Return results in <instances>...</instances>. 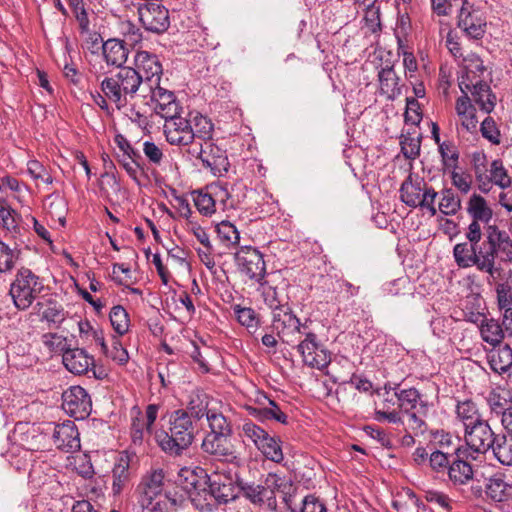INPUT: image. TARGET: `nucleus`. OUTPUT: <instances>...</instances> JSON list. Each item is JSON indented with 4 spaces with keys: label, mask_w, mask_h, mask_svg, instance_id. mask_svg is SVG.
I'll return each instance as SVG.
<instances>
[{
    "label": "nucleus",
    "mask_w": 512,
    "mask_h": 512,
    "mask_svg": "<svg viewBox=\"0 0 512 512\" xmlns=\"http://www.w3.org/2000/svg\"><path fill=\"white\" fill-rule=\"evenodd\" d=\"M44 289L39 276L26 267H21L12 281L9 294L19 310L29 308Z\"/></svg>",
    "instance_id": "7"
},
{
    "label": "nucleus",
    "mask_w": 512,
    "mask_h": 512,
    "mask_svg": "<svg viewBox=\"0 0 512 512\" xmlns=\"http://www.w3.org/2000/svg\"><path fill=\"white\" fill-rule=\"evenodd\" d=\"M164 472L162 469L152 470L145 474L137 487L139 504L151 503V501L163 498Z\"/></svg>",
    "instance_id": "24"
},
{
    "label": "nucleus",
    "mask_w": 512,
    "mask_h": 512,
    "mask_svg": "<svg viewBox=\"0 0 512 512\" xmlns=\"http://www.w3.org/2000/svg\"><path fill=\"white\" fill-rule=\"evenodd\" d=\"M189 153L199 158L204 167L209 168L214 175L222 176L230 167L226 150L214 142L213 139L200 142L199 147L189 149Z\"/></svg>",
    "instance_id": "11"
},
{
    "label": "nucleus",
    "mask_w": 512,
    "mask_h": 512,
    "mask_svg": "<svg viewBox=\"0 0 512 512\" xmlns=\"http://www.w3.org/2000/svg\"><path fill=\"white\" fill-rule=\"evenodd\" d=\"M21 216L6 201L0 202V227L12 234L13 237L20 234Z\"/></svg>",
    "instance_id": "38"
},
{
    "label": "nucleus",
    "mask_w": 512,
    "mask_h": 512,
    "mask_svg": "<svg viewBox=\"0 0 512 512\" xmlns=\"http://www.w3.org/2000/svg\"><path fill=\"white\" fill-rule=\"evenodd\" d=\"M380 93L386 95L388 100H395L402 94L400 77L396 74L392 65H386L378 71Z\"/></svg>",
    "instance_id": "31"
},
{
    "label": "nucleus",
    "mask_w": 512,
    "mask_h": 512,
    "mask_svg": "<svg viewBox=\"0 0 512 512\" xmlns=\"http://www.w3.org/2000/svg\"><path fill=\"white\" fill-rule=\"evenodd\" d=\"M21 251L17 247L11 248L0 240V273H10L20 258Z\"/></svg>",
    "instance_id": "47"
},
{
    "label": "nucleus",
    "mask_w": 512,
    "mask_h": 512,
    "mask_svg": "<svg viewBox=\"0 0 512 512\" xmlns=\"http://www.w3.org/2000/svg\"><path fill=\"white\" fill-rule=\"evenodd\" d=\"M261 287L263 288L262 296L264 303L272 310V313L287 306V304L282 303L276 287L269 286L267 283Z\"/></svg>",
    "instance_id": "61"
},
{
    "label": "nucleus",
    "mask_w": 512,
    "mask_h": 512,
    "mask_svg": "<svg viewBox=\"0 0 512 512\" xmlns=\"http://www.w3.org/2000/svg\"><path fill=\"white\" fill-rule=\"evenodd\" d=\"M305 337L297 345V350L303 358V362L311 368L323 369L331 361L330 352L319 341L313 332H302Z\"/></svg>",
    "instance_id": "16"
},
{
    "label": "nucleus",
    "mask_w": 512,
    "mask_h": 512,
    "mask_svg": "<svg viewBox=\"0 0 512 512\" xmlns=\"http://www.w3.org/2000/svg\"><path fill=\"white\" fill-rule=\"evenodd\" d=\"M232 435H219L217 433H207L202 440L201 449L205 454L210 455L224 464H236L240 458L236 455L231 443Z\"/></svg>",
    "instance_id": "17"
},
{
    "label": "nucleus",
    "mask_w": 512,
    "mask_h": 512,
    "mask_svg": "<svg viewBox=\"0 0 512 512\" xmlns=\"http://www.w3.org/2000/svg\"><path fill=\"white\" fill-rule=\"evenodd\" d=\"M455 110L461 120L462 127L468 132H476L478 124L476 108L469 96L459 97L456 101Z\"/></svg>",
    "instance_id": "35"
},
{
    "label": "nucleus",
    "mask_w": 512,
    "mask_h": 512,
    "mask_svg": "<svg viewBox=\"0 0 512 512\" xmlns=\"http://www.w3.org/2000/svg\"><path fill=\"white\" fill-rule=\"evenodd\" d=\"M483 299L479 294L469 293L461 300L459 310L454 309L450 317L460 320L461 317L469 322L478 324L479 321H485L486 315L482 312Z\"/></svg>",
    "instance_id": "27"
},
{
    "label": "nucleus",
    "mask_w": 512,
    "mask_h": 512,
    "mask_svg": "<svg viewBox=\"0 0 512 512\" xmlns=\"http://www.w3.org/2000/svg\"><path fill=\"white\" fill-rule=\"evenodd\" d=\"M453 456V460L450 461V493L455 489L466 499L482 497L483 486L474 478L471 464V460H475L476 456L470 453V449H463L460 446L455 449Z\"/></svg>",
    "instance_id": "5"
},
{
    "label": "nucleus",
    "mask_w": 512,
    "mask_h": 512,
    "mask_svg": "<svg viewBox=\"0 0 512 512\" xmlns=\"http://www.w3.org/2000/svg\"><path fill=\"white\" fill-rule=\"evenodd\" d=\"M490 450L502 465L512 466V436L498 434Z\"/></svg>",
    "instance_id": "43"
},
{
    "label": "nucleus",
    "mask_w": 512,
    "mask_h": 512,
    "mask_svg": "<svg viewBox=\"0 0 512 512\" xmlns=\"http://www.w3.org/2000/svg\"><path fill=\"white\" fill-rule=\"evenodd\" d=\"M417 128L408 127L401 135L400 145L403 155L407 159H415L420 152V133Z\"/></svg>",
    "instance_id": "44"
},
{
    "label": "nucleus",
    "mask_w": 512,
    "mask_h": 512,
    "mask_svg": "<svg viewBox=\"0 0 512 512\" xmlns=\"http://www.w3.org/2000/svg\"><path fill=\"white\" fill-rule=\"evenodd\" d=\"M394 396L397 398L398 407L403 413L415 410L417 405H425L421 401L420 392L414 387H405L403 383L394 384Z\"/></svg>",
    "instance_id": "33"
},
{
    "label": "nucleus",
    "mask_w": 512,
    "mask_h": 512,
    "mask_svg": "<svg viewBox=\"0 0 512 512\" xmlns=\"http://www.w3.org/2000/svg\"><path fill=\"white\" fill-rule=\"evenodd\" d=\"M62 408L76 420H83L92 410V401L88 392L81 386H71L62 393Z\"/></svg>",
    "instance_id": "21"
},
{
    "label": "nucleus",
    "mask_w": 512,
    "mask_h": 512,
    "mask_svg": "<svg viewBox=\"0 0 512 512\" xmlns=\"http://www.w3.org/2000/svg\"><path fill=\"white\" fill-rule=\"evenodd\" d=\"M148 92H142V97L150 98L154 112L164 119H169L177 114H181L182 107L177 100L174 92L157 85L147 88Z\"/></svg>",
    "instance_id": "19"
},
{
    "label": "nucleus",
    "mask_w": 512,
    "mask_h": 512,
    "mask_svg": "<svg viewBox=\"0 0 512 512\" xmlns=\"http://www.w3.org/2000/svg\"><path fill=\"white\" fill-rule=\"evenodd\" d=\"M163 148V144H156L151 140L143 143V154L151 166L160 167L163 164L165 160Z\"/></svg>",
    "instance_id": "54"
},
{
    "label": "nucleus",
    "mask_w": 512,
    "mask_h": 512,
    "mask_svg": "<svg viewBox=\"0 0 512 512\" xmlns=\"http://www.w3.org/2000/svg\"><path fill=\"white\" fill-rule=\"evenodd\" d=\"M467 210L473 221H482L485 225H490L489 221L492 219L493 211L487 206L486 200L482 196L473 194L469 200Z\"/></svg>",
    "instance_id": "41"
},
{
    "label": "nucleus",
    "mask_w": 512,
    "mask_h": 512,
    "mask_svg": "<svg viewBox=\"0 0 512 512\" xmlns=\"http://www.w3.org/2000/svg\"><path fill=\"white\" fill-rule=\"evenodd\" d=\"M164 134L167 142L176 146H187L195 139V133L189 120L182 117L181 114L165 119Z\"/></svg>",
    "instance_id": "23"
},
{
    "label": "nucleus",
    "mask_w": 512,
    "mask_h": 512,
    "mask_svg": "<svg viewBox=\"0 0 512 512\" xmlns=\"http://www.w3.org/2000/svg\"><path fill=\"white\" fill-rule=\"evenodd\" d=\"M455 401V414L457 418L469 423L470 425L475 424L477 421L481 419L480 416L478 415L476 404L472 400L465 399L462 401L458 398H455Z\"/></svg>",
    "instance_id": "48"
},
{
    "label": "nucleus",
    "mask_w": 512,
    "mask_h": 512,
    "mask_svg": "<svg viewBox=\"0 0 512 512\" xmlns=\"http://www.w3.org/2000/svg\"><path fill=\"white\" fill-rule=\"evenodd\" d=\"M145 433H147L145 418L138 409L137 416L132 419L131 423V440L134 445H142Z\"/></svg>",
    "instance_id": "59"
},
{
    "label": "nucleus",
    "mask_w": 512,
    "mask_h": 512,
    "mask_svg": "<svg viewBox=\"0 0 512 512\" xmlns=\"http://www.w3.org/2000/svg\"><path fill=\"white\" fill-rule=\"evenodd\" d=\"M497 349L489 353V363L493 371L498 373L507 372L512 366V349L508 344H498Z\"/></svg>",
    "instance_id": "37"
},
{
    "label": "nucleus",
    "mask_w": 512,
    "mask_h": 512,
    "mask_svg": "<svg viewBox=\"0 0 512 512\" xmlns=\"http://www.w3.org/2000/svg\"><path fill=\"white\" fill-rule=\"evenodd\" d=\"M134 63L136 71L143 79L142 92L145 91V88L160 83L163 75V67L156 54L148 51H137Z\"/></svg>",
    "instance_id": "22"
},
{
    "label": "nucleus",
    "mask_w": 512,
    "mask_h": 512,
    "mask_svg": "<svg viewBox=\"0 0 512 512\" xmlns=\"http://www.w3.org/2000/svg\"><path fill=\"white\" fill-rule=\"evenodd\" d=\"M455 261L460 267H470L475 265L481 271V254L479 248L468 243L455 245L453 249Z\"/></svg>",
    "instance_id": "36"
},
{
    "label": "nucleus",
    "mask_w": 512,
    "mask_h": 512,
    "mask_svg": "<svg viewBox=\"0 0 512 512\" xmlns=\"http://www.w3.org/2000/svg\"><path fill=\"white\" fill-rule=\"evenodd\" d=\"M233 313L237 321L247 328V330L254 334L260 326V319L255 310L251 307H242L239 304L232 306Z\"/></svg>",
    "instance_id": "45"
},
{
    "label": "nucleus",
    "mask_w": 512,
    "mask_h": 512,
    "mask_svg": "<svg viewBox=\"0 0 512 512\" xmlns=\"http://www.w3.org/2000/svg\"><path fill=\"white\" fill-rule=\"evenodd\" d=\"M101 50L107 65L117 68L124 67L123 65L127 61L129 50L123 40L110 38L102 43Z\"/></svg>",
    "instance_id": "30"
},
{
    "label": "nucleus",
    "mask_w": 512,
    "mask_h": 512,
    "mask_svg": "<svg viewBox=\"0 0 512 512\" xmlns=\"http://www.w3.org/2000/svg\"><path fill=\"white\" fill-rule=\"evenodd\" d=\"M193 201L200 214L211 216L216 211V205L210 190L194 191Z\"/></svg>",
    "instance_id": "51"
},
{
    "label": "nucleus",
    "mask_w": 512,
    "mask_h": 512,
    "mask_svg": "<svg viewBox=\"0 0 512 512\" xmlns=\"http://www.w3.org/2000/svg\"><path fill=\"white\" fill-rule=\"evenodd\" d=\"M460 74L458 86L463 93L462 96H468V92H471L481 109L488 114L491 113L496 105V96L491 91L490 86L480 78L476 81L466 82L465 78H469L467 67L461 68Z\"/></svg>",
    "instance_id": "18"
},
{
    "label": "nucleus",
    "mask_w": 512,
    "mask_h": 512,
    "mask_svg": "<svg viewBox=\"0 0 512 512\" xmlns=\"http://www.w3.org/2000/svg\"><path fill=\"white\" fill-rule=\"evenodd\" d=\"M234 187L228 188V185H214L210 187L215 205L221 207L223 211L236 209L245 197L244 194H234Z\"/></svg>",
    "instance_id": "34"
},
{
    "label": "nucleus",
    "mask_w": 512,
    "mask_h": 512,
    "mask_svg": "<svg viewBox=\"0 0 512 512\" xmlns=\"http://www.w3.org/2000/svg\"><path fill=\"white\" fill-rule=\"evenodd\" d=\"M480 132L483 136V138L487 139L492 144L498 145L501 142V134L500 130L498 129L494 119L490 116L486 117L481 125H480Z\"/></svg>",
    "instance_id": "60"
},
{
    "label": "nucleus",
    "mask_w": 512,
    "mask_h": 512,
    "mask_svg": "<svg viewBox=\"0 0 512 512\" xmlns=\"http://www.w3.org/2000/svg\"><path fill=\"white\" fill-rule=\"evenodd\" d=\"M128 456H121L112 470V491L114 495H119L130 479Z\"/></svg>",
    "instance_id": "39"
},
{
    "label": "nucleus",
    "mask_w": 512,
    "mask_h": 512,
    "mask_svg": "<svg viewBox=\"0 0 512 512\" xmlns=\"http://www.w3.org/2000/svg\"><path fill=\"white\" fill-rule=\"evenodd\" d=\"M265 482L268 490V509L270 511H277L278 502L276 494L279 493L287 510L289 512H296V509L292 507V504L297 492V486L290 476L271 472L267 474Z\"/></svg>",
    "instance_id": "10"
},
{
    "label": "nucleus",
    "mask_w": 512,
    "mask_h": 512,
    "mask_svg": "<svg viewBox=\"0 0 512 512\" xmlns=\"http://www.w3.org/2000/svg\"><path fill=\"white\" fill-rule=\"evenodd\" d=\"M399 193L401 201L407 206L426 208L432 215L436 214L434 202L438 194L424 179L409 174L401 184Z\"/></svg>",
    "instance_id": "8"
},
{
    "label": "nucleus",
    "mask_w": 512,
    "mask_h": 512,
    "mask_svg": "<svg viewBox=\"0 0 512 512\" xmlns=\"http://www.w3.org/2000/svg\"><path fill=\"white\" fill-rule=\"evenodd\" d=\"M239 436L251 441L266 459L275 463H281L284 460L281 439L270 435L251 419L243 420L239 426Z\"/></svg>",
    "instance_id": "6"
},
{
    "label": "nucleus",
    "mask_w": 512,
    "mask_h": 512,
    "mask_svg": "<svg viewBox=\"0 0 512 512\" xmlns=\"http://www.w3.org/2000/svg\"><path fill=\"white\" fill-rule=\"evenodd\" d=\"M195 425L188 411L175 410L169 417L168 430H159L155 440L161 450L169 456H181L193 443Z\"/></svg>",
    "instance_id": "3"
},
{
    "label": "nucleus",
    "mask_w": 512,
    "mask_h": 512,
    "mask_svg": "<svg viewBox=\"0 0 512 512\" xmlns=\"http://www.w3.org/2000/svg\"><path fill=\"white\" fill-rule=\"evenodd\" d=\"M48 437L52 438L57 449L72 453L81 448L80 433L76 424L71 420L62 423L46 422Z\"/></svg>",
    "instance_id": "15"
},
{
    "label": "nucleus",
    "mask_w": 512,
    "mask_h": 512,
    "mask_svg": "<svg viewBox=\"0 0 512 512\" xmlns=\"http://www.w3.org/2000/svg\"><path fill=\"white\" fill-rule=\"evenodd\" d=\"M80 36L83 41V47L89 50L92 54H98L101 50L102 43L105 42L103 41L101 34L93 29L81 33Z\"/></svg>",
    "instance_id": "63"
},
{
    "label": "nucleus",
    "mask_w": 512,
    "mask_h": 512,
    "mask_svg": "<svg viewBox=\"0 0 512 512\" xmlns=\"http://www.w3.org/2000/svg\"><path fill=\"white\" fill-rule=\"evenodd\" d=\"M498 434L491 429L488 421L480 419L471 425L468 435L464 441V445L459 446L463 449H470L472 455L485 454L493 447Z\"/></svg>",
    "instance_id": "20"
},
{
    "label": "nucleus",
    "mask_w": 512,
    "mask_h": 512,
    "mask_svg": "<svg viewBox=\"0 0 512 512\" xmlns=\"http://www.w3.org/2000/svg\"><path fill=\"white\" fill-rule=\"evenodd\" d=\"M238 270L260 286L266 284V263L264 255L255 247L242 246L234 254Z\"/></svg>",
    "instance_id": "9"
},
{
    "label": "nucleus",
    "mask_w": 512,
    "mask_h": 512,
    "mask_svg": "<svg viewBox=\"0 0 512 512\" xmlns=\"http://www.w3.org/2000/svg\"><path fill=\"white\" fill-rule=\"evenodd\" d=\"M491 180L502 189L509 187L512 183V179L500 159L491 163Z\"/></svg>",
    "instance_id": "56"
},
{
    "label": "nucleus",
    "mask_w": 512,
    "mask_h": 512,
    "mask_svg": "<svg viewBox=\"0 0 512 512\" xmlns=\"http://www.w3.org/2000/svg\"><path fill=\"white\" fill-rule=\"evenodd\" d=\"M184 477L182 489L187 493L193 506L200 512H212L220 505H226L239 498L238 480L240 476L228 466L222 464L207 474L200 469H182Z\"/></svg>",
    "instance_id": "1"
},
{
    "label": "nucleus",
    "mask_w": 512,
    "mask_h": 512,
    "mask_svg": "<svg viewBox=\"0 0 512 512\" xmlns=\"http://www.w3.org/2000/svg\"><path fill=\"white\" fill-rule=\"evenodd\" d=\"M114 142L116 143L117 147L119 148L120 154L126 155V156L130 157V159H134L136 161L143 160V157L140 154V152L131 145V143L128 141V139L124 135L117 134L114 137Z\"/></svg>",
    "instance_id": "64"
},
{
    "label": "nucleus",
    "mask_w": 512,
    "mask_h": 512,
    "mask_svg": "<svg viewBox=\"0 0 512 512\" xmlns=\"http://www.w3.org/2000/svg\"><path fill=\"white\" fill-rule=\"evenodd\" d=\"M204 351H201L199 345L196 342H192V351L190 352V357L192 360L198 364L199 370L203 374H207L210 372V366L207 361L208 356L212 353V349L204 344Z\"/></svg>",
    "instance_id": "57"
},
{
    "label": "nucleus",
    "mask_w": 512,
    "mask_h": 512,
    "mask_svg": "<svg viewBox=\"0 0 512 512\" xmlns=\"http://www.w3.org/2000/svg\"><path fill=\"white\" fill-rule=\"evenodd\" d=\"M109 319L113 327V330L119 336H122L128 332L130 320L128 312L125 310L124 307L120 305L112 307L109 313Z\"/></svg>",
    "instance_id": "50"
},
{
    "label": "nucleus",
    "mask_w": 512,
    "mask_h": 512,
    "mask_svg": "<svg viewBox=\"0 0 512 512\" xmlns=\"http://www.w3.org/2000/svg\"><path fill=\"white\" fill-rule=\"evenodd\" d=\"M404 414L403 425L406 430L411 431L413 434H423L426 430V424L423 420L422 416L419 415L417 411H408V413Z\"/></svg>",
    "instance_id": "58"
},
{
    "label": "nucleus",
    "mask_w": 512,
    "mask_h": 512,
    "mask_svg": "<svg viewBox=\"0 0 512 512\" xmlns=\"http://www.w3.org/2000/svg\"><path fill=\"white\" fill-rule=\"evenodd\" d=\"M239 495L241 494L247 501L254 506L268 507V493L265 480L263 483L247 482L241 477L238 480Z\"/></svg>",
    "instance_id": "32"
},
{
    "label": "nucleus",
    "mask_w": 512,
    "mask_h": 512,
    "mask_svg": "<svg viewBox=\"0 0 512 512\" xmlns=\"http://www.w3.org/2000/svg\"><path fill=\"white\" fill-rule=\"evenodd\" d=\"M216 232L218 234L219 239L227 246L237 245L240 241V233L229 221H221L216 224Z\"/></svg>",
    "instance_id": "53"
},
{
    "label": "nucleus",
    "mask_w": 512,
    "mask_h": 512,
    "mask_svg": "<svg viewBox=\"0 0 512 512\" xmlns=\"http://www.w3.org/2000/svg\"><path fill=\"white\" fill-rule=\"evenodd\" d=\"M34 309L37 310L40 321L45 322L49 329H59L68 316L63 305L54 298L37 302Z\"/></svg>",
    "instance_id": "25"
},
{
    "label": "nucleus",
    "mask_w": 512,
    "mask_h": 512,
    "mask_svg": "<svg viewBox=\"0 0 512 512\" xmlns=\"http://www.w3.org/2000/svg\"><path fill=\"white\" fill-rule=\"evenodd\" d=\"M137 12L141 25L148 32L159 35L170 27L169 10L159 2L140 3Z\"/></svg>",
    "instance_id": "13"
},
{
    "label": "nucleus",
    "mask_w": 512,
    "mask_h": 512,
    "mask_svg": "<svg viewBox=\"0 0 512 512\" xmlns=\"http://www.w3.org/2000/svg\"><path fill=\"white\" fill-rule=\"evenodd\" d=\"M257 405H266V408L275 414V417H272L274 421L279 422L281 424H288V416L284 413L278 403L270 398L266 393L259 392L256 396L255 400Z\"/></svg>",
    "instance_id": "55"
},
{
    "label": "nucleus",
    "mask_w": 512,
    "mask_h": 512,
    "mask_svg": "<svg viewBox=\"0 0 512 512\" xmlns=\"http://www.w3.org/2000/svg\"><path fill=\"white\" fill-rule=\"evenodd\" d=\"M487 403L492 413H495L498 416L501 415V419H504L509 406L508 400L505 397L493 390L487 397Z\"/></svg>",
    "instance_id": "62"
},
{
    "label": "nucleus",
    "mask_w": 512,
    "mask_h": 512,
    "mask_svg": "<svg viewBox=\"0 0 512 512\" xmlns=\"http://www.w3.org/2000/svg\"><path fill=\"white\" fill-rule=\"evenodd\" d=\"M485 240L479 245L481 254V271L492 277L499 274L500 268L495 267V260L499 257L502 262L512 263V239L510 235L496 224L484 226Z\"/></svg>",
    "instance_id": "4"
},
{
    "label": "nucleus",
    "mask_w": 512,
    "mask_h": 512,
    "mask_svg": "<svg viewBox=\"0 0 512 512\" xmlns=\"http://www.w3.org/2000/svg\"><path fill=\"white\" fill-rule=\"evenodd\" d=\"M501 473L494 474L485 480L483 495L481 498L492 502H506L512 499V484L505 481Z\"/></svg>",
    "instance_id": "28"
},
{
    "label": "nucleus",
    "mask_w": 512,
    "mask_h": 512,
    "mask_svg": "<svg viewBox=\"0 0 512 512\" xmlns=\"http://www.w3.org/2000/svg\"><path fill=\"white\" fill-rule=\"evenodd\" d=\"M116 158L121 167L126 171L129 177L138 185H141L139 176L144 173L146 164L144 160L136 161L130 157L117 153Z\"/></svg>",
    "instance_id": "49"
},
{
    "label": "nucleus",
    "mask_w": 512,
    "mask_h": 512,
    "mask_svg": "<svg viewBox=\"0 0 512 512\" xmlns=\"http://www.w3.org/2000/svg\"><path fill=\"white\" fill-rule=\"evenodd\" d=\"M46 423L30 424L19 422L14 429L15 440L28 451H42L50 442Z\"/></svg>",
    "instance_id": "14"
},
{
    "label": "nucleus",
    "mask_w": 512,
    "mask_h": 512,
    "mask_svg": "<svg viewBox=\"0 0 512 512\" xmlns=\"http://www.w3.org/2000/svg\"><path fill=\"white\" fill-rule=\"evenodd\" d=\"M272 317L271 330L275 331L277 336L284 341L283 336L287 332L296 331L302 333V329L307 328L306 324H301L299 318L292 312L287 305L278 311H275Z\"/></svg>",
    "instance_id": "26"
},
{
    "label": "nucleus",
    "mask_w": 512,
    "mask_h": 512,
    "mask_svg": "<svg viewBox=\"0 0 512 512\" xmlns=\"http://www.w3.org/2000/svg\"><path fill=\"white\" fill-rule=\"evenodd\" d=\"M185 410L188 411L192 420H200L204 416L207 417L210 411H213L212 409H208V396L198 391L192 392L189 395Z\"/></svg>",
    "instance_id": "40"
},
{
    "label": "nucleus",
    "mask_w": 512,
    "mask_h": 512,
    "mask_svg": "<svg viewBox=\"0 0 512 512\" xmlns=\"http://www.w3.org/2000/svg\"><path fill=\"white\" fill-rule=\"evenodd\" d=\"M423 118L421 105L414 97L406 98V108L404 112L405 125L411 128H417Z\"/></svg>",
    "instance_id": "52"
},
{
    "label": "nucleus",
    "mask_w": 512,
    "mask_h": 512,
    "mask_svg": "<svg viewBox=\"0 0 512 512\" xmlns=\"http://www.w3.org/2000/svg\"><path fill=\"white\" fill-rule=\"evenodd\" d=\"M206 419L210 429L208 433H217L219 435H233L231 421L221 412H217L216 410L210 411V414H207Z\"/></svg>",
    "instance_id": "46"
},
{
    "label": "nucleus",
    "mask_w": 512,
    "mask_h": 512,
    "mask_svg": "<svg viewBox=\"0 0 512 512\" xmlns=\"http://www.w3.org/2000/svg\"><path fill=\"white\" fill-rule=\"evenodd\" d=\"M478 324L482 339L486 343L491 344L493 347L501 344L504 338V332L498 321L493 318L488 319L486 317L485 321H479Z\"/></svg>",
    "instance_id": "42"
},
{
    "label": "nucleus",
    "mask_w": 512,
    "mask_h": 512,
    "mask_svg": "<svg viewBox=\"0 0 512 512\" xmlns=\"http://www.w3.org/2000/svg\"><path fill=\"white\" fill-rule=\"evenodd\" d=\"M456 7L459 10L457 25L465 34L479 40L483 38L486 31V22L479 10H474L468 0H450V9Z\"/></svg>",
    "instance_id": "12"
},
{
    "label": "nucleus",
    "mask_w": 512,
    "mask_h": 512,
    "mask_svg": "<svg viewBox=\"0 0 512 512\" xmlns=\"http://www.w3.org/2000/svg\"><path fill=\"white\" fill-rule=\"evenodd\" d=\"M62 362L67 370L76 375L87 373L94 366V358L82 348H69L63 352Z\"/></svg>",
    "instance_id": "29"
},
{
    "label": "nucleus",
    "mask_w": 512,
    "mask_h": 512,
    "mask_svg": "<svg viewBox=\"0 0 512 512\" xmlns=\"http://www.w3.org/2000/svg\"><path fill=\"white\" fill-rule=\"evenodd\" d=\"M142 78L135 68L122 67L119 70L106 76L100 82V91H91L93 102L104 112L111 113L110 103L114 104L117 110L125 108L137 92H142Z\"/></svg>",
    "instance_id": "2"
}]
</instances>
